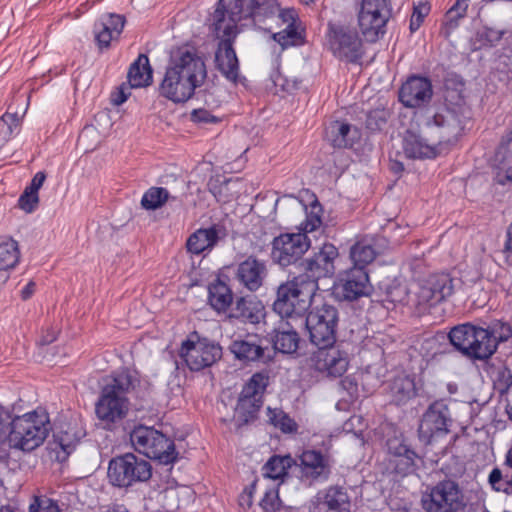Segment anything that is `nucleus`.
Masks as SVG:
<instances>
[{
	"instance_id": "nucleus-1",
	"label": "nucleus",
	"mask_w": 512,
	"mask_h": 512,
	"mask_svg": "<svg viewBox=\"0 0 512 512\" xmlns=\"http://www.w3.org/2000/svg\"><path fill=\"white\" fill-rule=\"evenodd\" d=\"M51 429L49 415L44 410H34L11 419L9 412L0 407V462L7 461L11 448L36 449Z\"/></svg>"
},
{
	"instance_id": "nucleus-2",
	"label": "nucleus",
	"mask_w": 512,
	"mask_h": 512,
	"mask_svg": "<svg viewBox=\"0 0 512 512\" xmlns=\"http://www.w3.org/2000/svg\"><path fill=\"white\" fill-rule=\"evenodd\" d=\"M206 66L194 49L180 47L171 54L159 94L175 103L189 100L206 78Z\"/></svg>"
},
{
	"instance_id": "nucleus-3",
	"label": "nucleus",
	"mask_w": 512,
	"mask_h": 512,
	"mask_svg": "<svg viewBox=\"0 0 512 512\" xmlns=\"http://www.w3.org/2000/svg\"><path fill=\"white\" fill-rule=\"evenodd\" d=\"M460 135V121L453 114L435 113L425 118L417 131L405 132L403 151L411 159L432 158L437 155V146L452 144Z\"/></svg>"
},
{
	"instance_id": "nucleus-4",
	"label": "nucleus",
	"mask_w": 512,
	"mask_h": 512,
	"mask_svg": "<svg viewBox=\"0 0 512 512\" xmlns=\"http://www.w3.org/2000/svg\"><path fill=\"white\" fill-rule=\"evenodd\" d=\"M138 384L137 374L128 369H122L105 379L95 404V413L106 428L111 429L127 416L130 406L128 395Z\"/></svg>"
},
{
	"instance_id": "nucleus-5",
	"label": "nucleus",
	"mask_w": 512,
	"mask_h": 512,
	"mask_svg": "<svg viewBox=\"0 0 512 512\" xmlns=\"http://www.w3.org/2000/svg\"><path fill=\"white\" fill-rule=\"evenodd\" d=\"M318 289L319 286L303 280L302 276H294L278 286L273 310L281 318L303 320Z\"/></svg>"
},
{
	"instance_id": "nucleus-6",
	"label": "nucleus",
	"mask_w": 512,
	"mask_h": 512,
	"mask_svg": "<svg viewBox=\"0 0 512 512\" xmlns=\"http://www.w3.org/2000/svg\"><path fill=\"white\" fill-rule=\"evenodd\" d=\"M448 338L451 345L469 359L485 361L495 353V341L489 328L463 323L453 327Z\"/></svg>"
},
{
	"instance_id": "nucleus-7",
	"label": "nucleus",
	"mask_w": 512,
	"mask_h": 512,
	"mask_svg": "<svg viewBox=\"0 0 512 512\" xmlns=\"http://www.w3.org/2000/svg\"><path fill=\"white\" fill-rule=\"evenodd\" d=\"M268 384V374L256 372L243 386L231 420L237 432H241L243 427L253 424L258 419Z\"/></svg>"
},
{
	"instance_id": "nucleus-8",
	"label": "nucleus",
	"mask_w": 512,
	"mask_h": 512,
	"mask_svg": "<svg viewBox=\"0 0 512 512\" xmlns=\"http://www.w3.org/2000/svg\"><path fill=\"white\" fill-rule=\"evenodd\" d=\"M152 477V465L133 453L113 457L108 463L107 479L113 486L128 489L148 482Z\"/></svg>"
},
{
	"instance_id": "nucleus-9",
	"label": "nucleus",
	"mask_w": 512,
	"mask_h": 512,
	"mask_svg": "<svg viewBox=\"0 0 512 512\" xmlns=\"http://www.w3.org/2000/svg\"><path fill=\"white\" fill-rule=\"evenodd\" d=\"M130 441L137 452L160 464H172L178 458L173 440L153 427H135L130 432Z\"/></svg>"
},
{
	"instance_id": "nucleus-10",
	"label": "nucleus",
	"mask_w": 512,
	"mask_h": 512,
	"mask_svg": "<svg viewBox=\"0 0 512 512\" xmlns=\"http://www.w3.org/2000/svg\"><path fill=\"white\" fill-rule=\"evenodd\" d=\"M453 425L449 406L442 400L431 403L423 413L418 427V438L424 446L442 442Z\"/></svg>"
},
{
	"instance_id": "nucleus-11",
	"label": "nucleus",
	"mask_w": 512,
	"mask_h": 512,
	"mask_svg": "<svg viewBox=\"0 0 512 512\" xmlns=\"http://www.w3.org/2000/svg\"><path fill=\"white\" fill-rule=\"evenodd\" d=\"M391 16L390 0H361L357 7L358 27L368 42H376L384 36Z\"/></svg>"
},
{
	"instance_id": "nucleus-12",
	"label": "nucleus",
	"mask_w": 512,
	"mask_h": 512,
	"mask_svg": "<svg viewBox=\"0 0 512 512\" xmlns=\"http://www.w3.org/2000/svg\"><path fill=\"white\" fill-rule=\"evenodd\" d=\"M338 321L337 308L326 303L310 311L301 320L309 332L310 342L318 348L335 343Z\"/></svg>"
},
{
	"instance_id": "nucleus-13",
	"label": "nucleus",
	"mask_w": 512,
	"mask_h": 512,
	"mask_svg": "<svg viewBox=\"0 0 512 512\" xmlns=\"http://www.w3.org/2000/svg\"><path fill=\"white\" fill-rule=\"evenodd\" d=\"M248 0H226V18L234 24V26L226 25V79L234 84L247 87V79L239 74V60L233 48V39L239 32L237 23L241 20L248 19Z\"/></svg>"
},
{
	"instance_id": "nucleus-14",
	"label": "nucleus",
	"mask_w": 512,
	"mask_h": 512,
	"mask_svg": "<svg viewBox=\"0 0 512 512\" xmlns=\"http://www.w3.org/2000/svg\"><path fill=\"white\" fill-rule=\"evenodd\" d=\"M180 357L191 371H200L214 364L222 356V348L210 343L207 339H199L194 333L182 342Z\"/></svg>"
},
{
	"instance_id": "nucleus-15",
	"label": "nucleus",
	"mask_w": 512,
	"mask_h": 512,
	"mask_svg": "<svg viewBox=\"0 0 512 512\" xmlns=\"http://www.w3.org/2000/svg\"><path fill=\"white\" fill-rule=\"evenodd\" d=\"M422 506L426 512H458L464 506L459 485L452 480L440 481L423 495Z\"/></svg>"
},
{
	"instance_id": "nucleus-16",
	"label": "nucleus",
	"mask_w": 512,
	"mask_h": 512,
	"mask_svg": "<svg viewBox=\"0 0 512 512\" xmlns=\"http://www.w3.org/2000/svg\"><path fill=\"white\" fill-rule=\"evenodd\" d=\"M310 239L305 233H283L272 241L271 257L281 267L302 261V256L310 248Z\"/></svg>"
},
{
	"instance_id": "nucleus-17",
	"label": "nucleus",
	"mask_w": 512,
	"mask_h": 512,
	"mask_svg": "<svg viewBox=\"0 0 512 512\" xmlns=\"http://www.w3.org/2000/svg\"><path fill=\"white\" fill-rule=\"evenodd\" d=\"M327 38L330 50L339 59L354 63L362 57V41L357 31L329 23Z\"/></svg>"
},
{
	"instance_id": "nucleus-18",
	"label": "nucleus",
	"mask_w": 512,
	"mask_h": 512,
	"mask_svg": "<svg viewBox=\"0 0 512 512\" xmlns=\"http://www.w3.org/2000/svg\"><path fill=\"white\" fill-rule=\"evenodd\" d=\"M338 249L330 243H325L313 256L299 263L303 280L311 281L318 286V280L331 277L335 272L334 261L338 257Z\"/></svg>"
},
{
	"instance_id": "nucleus-19",
	"label": "nucleus",
	"mask_w": 512,
	"mask_h": 512,
	"mask_svg": "<svg viewBox=\"0 0 512 512\" xmlns=\"http://www.w3.org/2000/svg\"><path fill=\"white\" fill-rule=\"evenodd\" d=\"M453 291V279L449 274H433L420 284L415 293L416 305L419 309L425 310L446 300Z\"/></svg>"
},
{
	"instance_id": "nucleus-20",
	"label": "nucleus",
	"mask_w": 512,
	"mask_h": 512,
	"mask_svg": "<svg viewBox=\"0 0 512 512\" xmlns=\"http://www.w3.org/2000/svg\"><path fill=\"white\" fill-rule=\"evenodd\" d=\"M262 303L253 297L234 296L226 286V320L257 324L264 316Z\"/></svg>"
},
{
	"instance_id": "nucleus-21",
	"label": "nucleus",
	"mask_w": 512,
	"mask_h": 512,
	"mask_svg": "<svg viewBox=\"0 0 512 512\" xmlns=\"http://www.w3.org/2000/svg\"><path fill=\"white\" fill-rule=\"evenodd\" d=\"M296 473L298 477L310 482L327 481L331 475L333 459L328 453L318 450H305L299 456Z\"/></svg>"
},
{
	"instance_id": "nucleus-22",
	"label": "nucleus",
	"mask_w": 512,
	"mask_h": 512,
	"mask_svg": "<svg viewBox=\"0 0 512 512\" xmlns=\"http://www.w3.org/2000/svg\"><path fill=\"white\" fill-rule=\"evenodd\" d=\"M314 368L320 374L328 378L342 377L350 363L347 351L340 349L339 346L319 347L313 355Z\"/></svg>"
},
{
	"instance_id": "nucleus-23",
	"label": "nucleus",
	"mask_w": 512,
	"mask_h": 512,
	"mask_svg": "<svg viewBox=\"0 0 512 512\" xmlns=\"http://www.w3.org/2000/svg\"><path fill=\"white\" fill-rule=\"evenodd\" d=\"M370 292L369 276L366 270L351 267L339 279L335 286L336 295L347 301H354L367 296Z\"/></svg>"
},
{
	"instance_id": "nucleus-24",
	"label": "nucleus",
	"mask_w": 512,
	"mask_h": 512,
	"mask_svg": "<svg viewBox=\"0 0 512 512\" xmlns=\"http://www.w3.org/2000/svg\"><path fill=\"white\" fill-rule=\"evenodd\" d=\"M433 96L431 81L426 77L411 76L399 90V101L408 108L427 105Z\"/></svg>"
},
{
	"instance_id": "nucleus-25",
	"label": "nucleus",
	"mask_w": 512,
	"mask_h": 512,
	"mask_svg": "<svg viewBox=\"0 0 512 512\" xmlns=\"http://www.w3.org/2000/svg\"><path fill=\"white\" fill-rule=\"evenodd\" d=\"M230 352L236 359L243 363L261 362L264 364L272 361L273 356L267 354L266 347H263L261 340L256 335H246L244 339H235L229 346Z\"/></svg>"
},
{
	"instance_id": "nucleus-26",
	"label": "nucleus",
	"mask_w": 512,
	"mask_h": 512,
	"mask_svg": "<svg viewBox=\"0 0 512 512\" xmlns=\"http://www.w3.org/2000/svg\"><path fill=\"white\" fill-rule=\"evenodd\" d=\"M465 84L462 81L447 80L445 82L444 100L445 109L440 113L450 112L459 121L461 132L465 127L466 121L469 119V109L465 102Z\"/></svg>"
},
{
	"instance_id": "nucleus-27",
	"label": "nucleus",
	"mask_w": 512,
	"mask_h": 512,
	"mask_svg": "<svg viewBox=\"0 0 512 512\" xmlns=\"http://www.w3.org/2000/svg\"><path fill=\"white\" fill-rule=\"evenodd\" d=\"M268 275L265 261L249 256L242 261L236 271V279L251 292L257 291Z\"/></svg>"
},
{
	"instance_id": "nucleus-28",
	"label": "nucleus",
	"mask_w": 512,
	"mask_h": 512,
	"mask_svg": "<svg viewBox=\"0 0 512 512\" xmlns=\"http://www.w3.org/2000/svg\"><path fill=\"white\" fill-rule=\"evenodd\" d=\"M125 18L122 15L108 13L94 24L95 40L99 48H108L112 40L117 39L123 31Z\"/></svg>"
},
{
	"instance_id": "nucleus-29",
	"label": "nucleus",
	"mask_w": 512,
	"mask_h": 512,
	"mask_svg": "<svg viewBox=\"0 0 512 512\" xmlns=\"http://www.w3.org/2000/svg\"><path fill=\"white\" fill-rule=\"evenodd\" d=\"M311 512H350L349 497L343 488L330 487L323 496L317 497Z\"/></svg>"
},
{
	"instance_id": "nucleus-30",
	"label": "nucleus",
	"mask_w": 512,
	"mask_h": 512,
	"mask_svg": "<svg viewBox=\"0 0 512 512\" xmlns=\"http://www.w3.org/2000/svg\"><path fill=\"white\" fill-rule=\"evenodd\" d=\"M207 24L217 48L215 51V65L224 74V60L222 57L224 47V0H218L214 13L207 19Z\"/></svg>"
},
{
	"instance_id": "nucleus-31",
	"label": "nucleus",
	"mask_w": 512,
	"mask_h": 512,
	"mask_svg": "<svg viewBox=\"0 0 512 512\" xmlns=\"http://www.w3.org/2000/svg\"><path fill=\"white\" fill-rule=\"evenodd\" d=\"M388 451L394 459L395 470L400 474H408L416 467L418 454L399 438L389 439L387 442Z\"/></svg>"
},
{
	"instance_id": "nucleus-32",
	"label": "nucleus",
	"mask_w": 512,
	"mask_h": 512,
	"mask_svg": "<svg viewBox=\"0 0 512 512\" xmlns=\"http://www.w3.org/2000/svg\"><path fill=\"white\" fill-rule=\"evenodd\" d=\"M18 243L8 236H0V285L9 279V271L19 262Z\"/></svg>"
},
{
	"instance_id": "nucleus-33",
	"label": "nucleus",
	"mask_w": 512,
	"mask_h": 512,
	"mask_svg": "<svg viewBox=\"0 0 512 512\" xmlns=\"http://www.w3.org/2000/svg\"><path fill=\"white\" fill-rule=\"evenodd\" d=\"M274 332L275 335L272 338V342L275 351L283 354H293L298 350L300 337L290 322H281Z\"/></svg>"
},
{
	"instance_id": "nucleus-34",
	"label": "nucleus",
	"mask_w": 512,
	"mask_h": 512,
	"mask_svg": "<svg viewBox=\"0 0 512 512\" xmlns=\"http://www.w3.org/2000/svg\"><path fill=\"white\" fill-rule=\"evenodd\" d=\"M388 394L396 405L407 403L416 396L414 379L404 374L396 376L388 385Z\"/></svg>"
},
{
	"instance_id": "nucleus-35",
	"label": "nucleus",
	"mask_w": 512,
	"mask_h": 512,
	"mask_svg": "<svg viewBox=\"0 0 512 512\" xmlns=\"http://www.w3.org/2000/svg\"><path fill=\"white\" fill-rule=\"evenodd\" d=\"M356 136L357 130L352 132L351 125L341 121L330 122L325 130L326 139L336 148L351 147Z\"/></svg>"
},
{
	"instance_id": "nucleus-36",
	"label": "nucleus",
	"mask_w": 512,
	"mask_h": 512,
	"mask_svg": "<svg viewBox=\"0 0 512 512\" xmlns=\"http://www.w3.org/2000/svg\"><path fill=\"white\" fill-rule=\"evenodd\" d=\"M297 460L290 455H274L263 466V475L270 479H281L290 473L295 474Z\"/></svg>"
},
{
	"instance_id": "nucleus-37",
	"label": "nucleus",
	"mask_w": 512,
	"mask_h": 512,
	"mask_svg": "<svg viewBox=\"0 0 512 512\" xmlns=\"http://www.w3.org/2000/svg\"><path fill=\"white\" fill-rule=\"evenodd\" d=\"M127 78L131 87H147L152 83V68L147 55L140 54L130 65Z\"/></svg>"
},
{
	"instance_id": "nucleus-38",
	"label": "nucleus",
	"mask_w": 512,
	"mask_h": 512,
	"mask_svg": "<svg viewBox=\"0 0 512 512\" xmlns=\"http://www.w3.org/2000/svg\"><path fill=\"white\" fill-rule=\"evenodd\" d=\"M218 233L214 227L198 229L187 240L186 246L189 252L200 254L211 249L218 241Z\"/></svg>"
},
{
	"instance_id": "nucleus-39",
	"label": "nucleus",
	"mask_w": 512,
	"mask_h": 512,
	"mask_svg": "<svg viewBox=\"0 0 512 512\" xmlns=\"http://www.w3.org/2000/svg\"><path fill=\"white\" fill-rule=\"evenodd\" d=\"M248 19L255 24L262 23L265 19L274 16L279 11L276 0H248Z\"/></svg>"
},
{
	"instance_id": "nucleus-40",
	"label": "nucleus",
	"mask_w": 512,
	"mask_h": 512,
	"mask_svg": "<svg viewBox=\"0 0 512 512\" xmlns=\"http://www.w3.org/2000/svg\"><path fill=\"white\" fill-rule=\"evenodd\" d=\"M469 0H457L455 4L446 12L441 34L448 38L457 26L458 21L466 15Z\"/></svg>"
},
{
	"instance_id": "nucleus-41",
	"label": "nucleus",
	"mask_w": 512,
	"mask_h": 512,
	"mask_svg": "<svg viewBox=\"0 0 512 512\" xmlns=\"http://www.w3.org/2000/svg\"><path fill=\"white\" fill-rule=\"evenodd\" d=\"M376 257V251L373 246L365 241L356 242L350 249V258L353 267H359L365 270Z\"/></svg>"
},
{
	"instance_id": "nucleus-42",
	"label": "nucleus",
	"mask_w": 512,
	"mask_h": 512,
	"mask_svg": "<svg viewBox=\"0 0 512 512\" xmlns=\"http://www.w3.org/2000/svg\"><path fill=\"white\" fill-rule=\"evenodd\" d=\"M82 436L81 432L72 427H67L66 430H60L53 434L54 443L66 454L71 453Z\"/></svg>"
},
{
	"instance_id": "nucleus-43",
	"label": "nucleus",
	"mask_w": 512,
	"mask_h": 512,
	"mask_svg": "<svg viewBox=\"0 0 512 512\" xmlns=\"http://www.w3.org/2000/svg\"><path fill=\"white\" fill-rule=\"evenodd\" d=\"M169 192L163 187H151L148 189L142 199L141 205L146 210H155L160 208L168 200Z\"/></svg>"
},
{
	"instance_id": "nucleus-44",
	"label": "nucleus",
	"mask_w": 512,
	"mask_h": 512,
	"mask_svg": "<svg viewBox=\"0 0 512 512\" xmlns=\"http://www.w3.org/2000/svg\"><path fill=\"white\" fill-rule=\"evenodd\" d=\"M208 303L217 312H224V281L221 278V269L214 282L208 286Z\"/></svg>"
},
{
	"instance_id": "nucleus-45",
	"label": "nucleus",
	"mask_w": 512,
	"mask_h": 512,
	"mask_svg": "<svg viewBox=\"0 0 512 512\" xmlns=\"http://www.w3.org/2000/svg\"><path fill=\"white\" fill-rule=\"evenodd\" d=\"M268 422L274 427L280 429L284 433H292L297 431L296 422L280 409L267 410Z\"/></svg>"
},
{
	"instance_id": "nucleus-46",
	"label": "nucleus",
	"mask_w": 512,
	"mask_h": 512,
	"mask_svg": "<svg viewBox=\"0 0 512 512\" xmlns=\"http://www.w3.org/2000/svg\"><path fill=\"white\" fill-rule=\"evenodd\" d=\"M21 119L18 113L6 112L0 117V143H6L19 129Z\"/></svg>"
},
{
	"instance_id": "nucleus-47",
	"label": "nucleus",
	"mask_w": 512,
	"mask_h": 512,
	"mask_svg": "<svg viewBox=\"0 0 512 512\" xmlns=\"http://www.w3.org/2000/svg\"><path fill=\"white\" fill-rule=\"evenodd\" d=\"M260 505L264 512H292V507L286 506L279 498L278 490L266 491Z\"/></svg>"
},
{
	"instance_id": "nucleus-48",
	"label": "nucleus",
	"mask_w": 512,
	"mask_h": 512,
	"mask_svg": "<svg viewBox=\"0 0 512 512\" xmlns=\"http://www.w3.org/2000/svg\"><path fill=\"white\" fill-rule=\"evenodd\" d=\"M390 113L386 109L370 111L366 117V127L372 132L381 131L385 128Z\"/></svg>"
},
{
	"instance_id": "nucleus-49",
	"label": "nucleus",
	"mask_w": 512,
	"mask_h": 512,
	"mask_svg": "<svg viewBox=\"0 0 512 512\" xmlns=\"http://www.w3.org/2000/svg\"><path fill=\"white\" fill-rule=\"evenodd\" d=\"M28 512H61L57 501L46 496H33Z\"/></svg>"
},
{
	"instance_id": "nucleus-50",
	"label": "nucleus",
	"mask_w": 512,
	"mask_h": 512,
	"mask_svg": "<svg viewBox=\"0 0 512 512\" xmlns=\"http://www.w3.org/2000/svg\"><path fill=\"white\" fill-rule=\"evenodd\" d=\"M497 157L502 163H512V124L501 138L497 149Z\"/></svg>"
},
{
	"instance_id": "nucleus-51",
	"label": "nucleus",
	"mask_w": 512,
	"mask_h": 512,
	"mask_svg": "<svg viewBox=\"0 0 512 512\" xmlns=\"http://www.w3.org/2000/svg\"><path fill=\"white\" fill-rule=\"evenodd\" d=\"M273 38L281 46L295 45L301 39V34L298 32L296 24L287 25L286 28L278 33H274Z\"/></svg>"
},
{
	"instance_id": "nucleus-52",
	"label": "nucleus",
	"mask_w": 512,
	"mask_h": 512,
	"mask_svg": "<svg viewBox=\"0 0 512 512\" xmlns=\"http://www.w3.org/2000/svg\"><path fill=\"white\" fill-rule=\"evenodd\" d=\"M489 334L495 341V351L499 342L507 341L512 336V328L508 323L497 321L489 329Z\"/></svg>"
},
{
	"instance_id": "nucleus-53",
	"label": "nucleus",
	"mask_w": 512,
	"mask_h": 512,
	"mask_svg": "<svg viewBox=\"0 0 512 512\" xmlns=\"http://www.w3.org/2000/svg\"><path fill=\"white\" fill-rule=\"evenodd\" d=\"M430 6L427 2H420L413 8V13L410 19V31L413 33L419 29L424 18L428 15Z\"/></svg>"
},
{
	"instance_id": "nucleus-54",
	"label": "nucleus",
	"mask_w": 512,
	"mask_h": 512,
	"mask_svg": "<svg viewBox=\"0 0 512 512\" xmlns=\"http://www.w3.org/2000/svg\"><path fill=\"white\" fill-rule=\"evenodd\" d=\"M321 207L319 204L311 205V211L307 213L306 220L302 224L304 233L307 235L308 232L315 231L322 224L320 217Z\"/></svg>"
},
{
	"instance_id": "nucleus-55",
	"label": "nucleus",
	"mask_w": 512,
	"mask_h": 512,
	"mask_svg": "<svg viewBox=\"0 0 512 512\" xmlns=\"http://www.w3.org/2000/svg\"><path fill=\"white\" fill-rule=\"evenodd\" d=\"M39 195L28 190H24L18 200V206L26 213H32L38 207Z\"/></svg>"
},
{
	"instance_id": "nucleus-56",
	"label": "nucleus",
	"mask_w": 512,
	"mask_h": 512,
	"mask_svg": "<svg viewBox=\"0 0 512 512\" xmlns=\"http://www.w3.org/2000/svg\"><path fill=\"white\" fill-rule=\"evenodd\" d=\"M208 189L218 202H221L224 196V179L220 174L211 176L208 181Z\"/></svg>"
},
{
	"instance_id": "nucleus-57",
	"label": "nucleus",
	"mask_w": 512,
	"mask_h": 512,
	"mask_svg": "<svg viewBox=\"0 0 512 512\" xmlns=\"http://www.w3.org/2000/svg\"><path fill=\"white\" fill-rule=\"evenodd\" d=\"M132 88L130 84L128 86L122 84L118 91L112 95V103L116 106L123 104L128 99Z\"/></svg>"
},
{
	"instance_id": "nucleus-58",
	"label": "nucleus",
	"mask_w": 512,
	"mask_h": 512,
	"mask_svg": "<svg viewBox=\"0 0 512 512\" xmlns=\"http://www.w3.org/2000/svg\"><path fill=\"white\" fill-rule=\"evenodd\" d=\"M46 180V174L43 171L37 172L31 180V183L25 188L26 190L38 194L39 189Z\"/></svg>"
},
{
	"instance_id": "nucleus-59",
	"label": "nucleus",
	"mask_w": 512,
	"mask_h": 512,
	"mask_svg": "<svg viewBox=\"0 0 512 512\" xmlns=\"http://www.w3.org/2000/svg\"><path fill=\"white\" fill-rule=\"evenodd\" d=\"M278 12H279L278 17H279V19L282 20V22L284 24H287V25L296 24L298 14L295 9H293V8L284 9V10H281Z\"/></svg>"
},
{
	"instance_id": "nucleus-60",
	"label": "nucleus",
	"mask_w": 512,
	"mask_h": 512,
	"mask_svg": "<svg viewBox=\"0 0 512 512\" xmlns=\"http://www.w3.org/2000/svg\"><path fill=\"white\" fill-rule=\"evenodd\" d=\"M191 118L195 122L208 123L215 121L214 116L210 115V113L204 109L193 110Z\"/></svg>"
},
{
	"instance_id": "nucleus-61",
	"label": "nucleus",
	"mask_w": 512,
	"mask_h": 512,
	"mask_svg": "<svg viewBox=\"0 0 512 512\" xmlns=\"http://www.w3.org/2000/svg\"><path fill=\"white\" fill-rule=\"evenodd\" d=\"M340 387L345 390L349 395H353L357 392V383L352 377H345L341 379L339 383Z\"/></svg>"
},
{
	"instance_id": "nucleus-62",
	"label": "nucleus",
	"mask_w": 512,
	"mask_h": 512,
	"mask_svg": "<svg viewBox=\"0 0 512 512\" xmlns=\"http://www.w3.org/2000/svg\"><path fill=\"white\" fill-rule=\"evenodd\" d=\"M58 331L51 328L48 329L39 339V345L41 347L48 346L57 339Z\"/></svg>"
},
{
	"instance_id": "nucleus-63",
	"label": "nucleus",
	"mask_w": 512,
	"mask_h": 512,
	"mask_svg": "<svg viewBox=\"0 0 512 512\" xmlns=\"http://www.w3.org/2000/svg\"><path fill=\"white\" fill-rule=\"evenodd\" d=\"M502 480H503V475H502V472L499 468H494L490 474H489V478H488V481L489 483L491 484L492 488L494 490H496V488L498 487V485H501L502 484Z\"/></svg>"
},
{
	"instance_id": "nucleus-64",
	"label": "nucleus",
	"mask_w": 512,
	"mask_h": 512,
	"mask_svg": "<svg viewBox=\"0 0 512 512\" xmlns=\"http://www.w3.org/2000/svg\"><path fill=\"white\" fill-rule=\"evenodd\" d=\"M36 284L33 281H30L25 285V287L21 290V298L23 300H28L35 292Z\"/></svg>"
}]
</instances>
